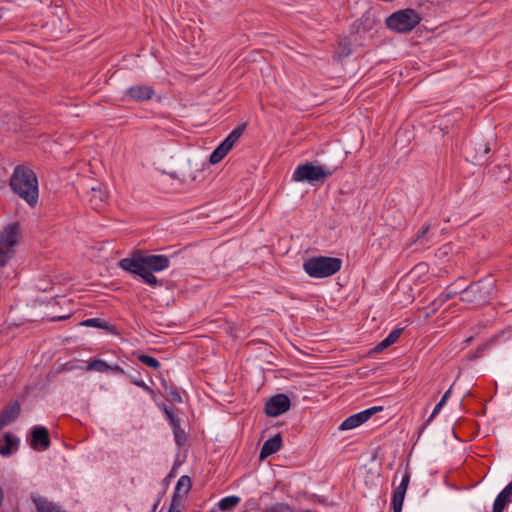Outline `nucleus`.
Wrapping results in <instances>:
<instances>
[{"instance_id": "f257e3e1", "label": "nucleus", "mask_w": 512, "mask_h": 512, "mask_svg": "<svg viewBox=\"0 0 512 512\" xmlns=\"http://www.w3.org/2000/svg\"><path fill=\"white\" fill-rule=\"evenodd\" d=\"M170 266V258L166 255H144L142 251H136L129 258L120 260L119 267L124 271L135 274L152 287L162 286L154 273L163 271Z\"/></svg>"}, {"instance_id": "f03ea898", "label": "nucleus", "mask_w": 512, "mask_h": 512, "mask_svg": "<svg viewBox=\"0 0 512 512\" xmlns=\"http://www.w3.org/2000/svg\"><path fill=\"white\" fill-rule=\"evenodd\" d=\"M10 187L15 194L25 200L30 206H35L38 201V180L31 169L17 166L10 178Z\"/></svg>"}, {"instance_id": "7ed1b4c3", "label": "nucleus", "mask_w": 512, "mask_h": 512, "mask_svg": "<svg viewBox=\"0 0 512 512\" xmlns=\"http://www.w3.org/2000/svg\"><path fill=\"white\" fill-rule=\"evenodd\" d=\"M339 164L327 167L314 165L312 162L300 164L292 175L295 182H308L310 184H323L338 168Z\"/></svg>"}, {"instance_id": "20e7f679", "label": "nucleus", "mask_w": 512, "mask_h": 512, "mask_svg": "<svg viewBox=\"0 0 512 512\" xmlns=\"http://www.w3.org/2000/svg\"><path fill=\"white\" fill-rule=\"evenodd\" d=\"M342 266V260L336 257L314 256L305 260L304 271L313 278H326L337 273Z\"/></svg>"}, {"instance_id": "39448f33", "label": "nucleus", "mask_w": 512, "mask_h": 512, "mask_svg": "<svg viewBox=\"0 0 512 512\" xmlns=\"http://www.w3.org/2000/svg\"><path fill=\"white\" fill-rule=\"evenodd\" d=\"M494 292V284L492 282L479 281L462 288L460 301L468 308L477 307L487 303Z\"/></svg>"}, {"instance_id": "423d86ee", "label": "nucleus", "mask_w": 512, "mask_h": 512, "mask_svg": "<svg viewBox=\"0 0 512 512\" xmlns=\"http://www.w3.org/2000/svg\"><path fill=\"white\" fill-rule=\"evenodd\" d=\"M20 225L18 222L10 223L0 232V267L6 266L15 255V247L19 243Z\"/></svg>"}, {"instance_id": "0eeeda50", "label": "nucleus", "mask_w": 512, "mask_h": 512, "mask_svg": "<svg viewBox=\"0 0 512 512\" xmlns=\"http://www.w3.org/2000/svg\"><path fill=\"white\" fill-rule=\"evenodd\" d=\"M422 18L414 9L406 8L394 12L386 19V25L389 29L399 33H407L413 30Z\"/></svg>"}, {"instance_id": "6e6552de", "label": "nucleus", "mask_w": 512, "mask_h": 512, "mask_svg": "<svg viewBox=\"0 0 512 512\" xmlns=\"http://www.w3.org/2000/svg\"><path fill=\"white\" fill-rule=\"evenodd\" d=\"M245 127L246 124H241L230 132L225 140L210 155L209 162L211 164L219 163L228 154L242 136Z\"/></svg>"}, {"instance_id": "1a4fd4ad", "label": "nucleus", "mask_w": 512, "mask_h": 512, "mask_svg": "<svg viewBox=\"0 0 512 512\" xmlns=\"http://www.w3.org/2000/svg\"><path fill=\"white\" fill-rule=\"evenodd\" d=\"M291 401L285 394H276L270 397L266 403L264 411L269 417H277L290 409Z\"/></svg>"}, {"instance_id": "9d476101", "label": "nucleus", "mask_w": 512, "mask_h": 512, "mask_svg": "<svg viewBox=\"0 0 512 512\" xmlns=\"http://www.w3.org/2000/svg\"><path fill=\"white\" fill-rule=\"evenodd\" d=\"M163 412L166 415V418L173 430L175 443L179 447L184 446L187 442V435H186L185 431L183 429H181V426H180L179 410L173 409V408H168L165 406L163 408Z\"/></svg>"}, {"instance_id": "9b49d317", "label": "nucleus", "mask_w": 512, "mask_h": 512, "mask_svg": "<svg viewBox=\"0 0 512 512\" xmlns=\"http://www.w3.org/2000/svg\"><path fill=\"white\" fill-rule=\"evenodd\" d=\"M382 410H383L382 406H374V407H371L364 411H361L359 413L353 414V415L349 416L348 418H346L342 422L339 429L340 430L354 429V428L360 426L361 424H363L364 422H366L373 414H375L376 412L382 411Z\"/></svg>"}, {"instance_id": "f8f14e48", "label": "nucleus", "mask_w": 512, "mask_h": 512, "mask_svg": "<svg viewBox=\"0 0 512 512\" xmlns=\"http://www.w3.org/2000/svg\"><path fill=\"white\" fill-rule=\"evenodd\" d=\"M489 151L490 148L483 143H470L467 144L464 149L466 159L474 165H478L484 162Z\"/></svg>"}, {"instance_id": "ddd939ff", "label": "nucleus", "mask_w": 512, "mask_h": 512, "mask_svg": "<svg viewBox=\"0 0 512 512\" xmlns=\"http://www.w3.org/2000/svg\"><path fill=\"white\" fill-rule=\"evenodd\" d=\"M409 482H410V473L408 470H406L402 477L400 485L393 491V496H392L393 512H401L403 502H404V497H405Z\"/></svg>"}, {"instance_id": "4468645a", "label": "nucleus", "mask_w": 512, "mask_h": 512, "mask_svg": "<svg viewBox=\"0 0 512 512\" xmlns=\"http://www.w3.org/2000/svg\"><path fill=\"white\" fill-rule=\"evenodd\" d=\"M30 445L34 450H46L50 446L49 432L47 428L36 426L31 432Z\"/></svg>"}, {"instance_id": "2eb2a0df", "label": "nucleus", "mask_w": 512, "mask_h": 512, "mask_svg": "<svg viewBox=\"0 0 512 512\" xmlns=\"http://www.w3.org/2000/svg\"><path fill=\"white\" fill-rule=\"evenodd\" d=\"M458 294H462V287H458L457 283L447 286L445 291L430 303L431 311L433 313L437 312L448 300L454 298Z\"/></svg>"}, {"instance_id": "dca6fc26", "label": "nucleus", "mask_w": 512, "mask_h": 512, "mask_svg": "<svg viewBox=\"0 0 512 512\" xmlns=\"http://www.w3.org/2000/svg\"><path fill=\"white\" fill-rule=\"evenodd\" d=\"M20 411V403L17 400L5 406L0 413V430L15 421L20 415Z\"/></svg>"}, {"instance_id": "f3484780", "label": "nucleus", "mask_w": 512, "mask_h": 512, "mask_svg": "<svg viewBox=\"0 0 512 512\" xmlns=\"http://www.w3.org/2000/svg\"><path fill=\"white\" fill-rule=\"evenodd\" d=\"M281 446L282 438L281 435L278 433L264 442L260 451V459L263 460L268 456L278 452Z\"/></svg>"}, {"instance_id": "a211bd4d", "label": "nucleus", "mask_w": 512, "mask_h": 512, "mask_svg": "<svg viewBox=\"0 0 512 512\" xmlns=\"http://www.w3.org/2000/svg\"><path fill=\"white\" fill-rule=\"evenodd\" d=\"M127 95L136 101H146L152 98L154 90L150 86L137 85L127 90Z\"/></svg>"}, {"instance_id": "6ab92c4d", "label": "nucleus", "mask_w": 512, "mask_h": 512, "mask_svg": "<svg viewBox=\"0 0 512 512\" xmlns=\"http://www.w3.org/2000/svg\"><path fill=\"white\" fill-rule=\"evenodd\" d=\"M18 442V439L10 432L4 433L2 440H0V455H11L12 451L18 447Z\"/></svg>"}, {"instance_id": "aec40b11", "label": "nucleus", "mask_w": 512, "mask_h": 512, "mask_svg": "<svg viewBox=\"0 0 512 512\" xmlns=\"http://www.w3.org/2000/svg\"><path fill=\"white\" fill-rule=\"evenodd\" d=\"M108 198L106 191L99 187H92L89 192V202L94 209H100Z\"/></svg>"}, {"instance_id": "412c9836", "label": "nucleus", "mask_w": 512, "mask_h": 512, "mask_svg": "<svg viewBox=\"0 0 512 512\" xmlns=\"http://www.w3.org/2000/svg\"><path fill=\"white\" fill-rule=\"evenodd\" d=\"M192 487V480L189 476L183 475L179 478L172 498H176L177 500H181L184 496H186Z\"/></svg>"}, {"instance_id": "4be33fe9", "label": "nucleus", "mask_w": 512, "mask_h": 512, "mask_svg": "<svg viewBox=\"0 0 512 512\" xmlns=\"http://www.w3.org/2000/svg\"><path fill=\"white\" fill-rule=\"evenodd\" d=\"M512 496V481L498 494L494 501L493 512H503L507 502Z\"/></svg>"}, {"instance_id": "5701e85b", "label": "nucleus", "mask_w": 512, "mask_h": 512, "mask_svg": "<svg viewBox=\"0 0 512 512\" xmlns=\"http://www.w3.org/2000/svg\"><path fill=\"white\" fill-rule=\"evenodd\" d=\"M32 501L35 504L38 512H65L55 503L41 496H32Z\"/></svg>"}, {"instance_id": "b1692460", "label": "nucleus", "mask_w": 512, "mask_h": 512, "mask_svg": "<svg viewBox=\"0 0 512 512\" xmlns=\"http://www.w3.org/2000/svg\"><path fill=\"white\" fill-rule=\"evenodd\" d=\"M110 365L102 359L90 360L86 366L87 371L109 372Z\"/></svg>"}, {"instance_id": "393cba45", "label": "nucleus", "mask_w": 512, "mask_h": 512, "mask_svg": "<svg viewBox=\"0 0 512 512\" xmlns=\"http://www.w3.org/2000/svg\"><path fill=\"white\" fill-rule=\"evenodd\" d=\"M239 502L240 498L238 496H228L220 500L218 507L221 511H228L237 506Z\"/></svg>"}, {"instance_id": "a878e982", "label": "nucleus", "mask_w": 512, "mask_h": 512, "mask_svg": "<svg viewBox=\"0 0 512 512\" xmlns=\"http://www.w3.org/2000/svg\"><path fill=\"white\" fill-rule=\"evenodd\" d=\"M80 325L87 327H96L101 329H109V325L107 322L103 321L100 318H90L80 322Z\"/></svg>"}, {"instance_id": "bb28decb", "label": "nucleus", "mask_w": 512, "mask_h": 512, "mask_svg": "<svg viewBox=\"0 0 512 512\" xmlns=\"http://www.w3.org/2000/svg\"><path fill=\"white\" fill-rule=\"evenodd\" d=\"M352 52L350 43L345 39L342 40L337 48L336 54L339 59L348 57Z\"/></svg>"}, {"instance_id": "cd10ccee", "label": "nucleus", "mask_w": 512, "mask_h": 512, "mask_svg": "<svg viewBox=\"0 0 512 512\" xmlns=\"http://www.w3.org/2000/svg\"><path fill=\"white\" fill-rule=\"evenodd\" d=\"M137 358L140 362H142L143 364L147 365L150 368L158 369L160 367L159 361L150 355L139 354Z\"/></svg>"}, {"instance_id": "c85d7f7f", "label": "nucleus", "mask_w": 512, "mask_h": 512, "mask_svg": "<svg viewBox=\"0 0 512 512\" xmlns=\"http://www.w3.org/2000/svg\"><path fill=\"white\" fill-rule=\"evenodd\" d=\"M265 512H294L286 503H275L265 508Z\"/></svg>"}, {"instance_id": "c756f323", "label": "nucleus", "mask_w": 512, "mask_h": 512, "mask_svg": "<svg viewBox=\"0 0 512 512\" xmlns=\"http://www.w3.org/2000/svg\"><path fill=\"white\" fill-rule=\"evenodd\" d=\"M497 337H494L490 340H488L487 342L483 343L482 345H480L477 349H476V352L475 354L473 355V359L475 358H478V357H481L483 352L488 348L490 347L491 345H493L496 341Z\"/></svg>"}, {"instance_id": "7c9ffc66", "label": "nucleus", "mask_w": 512, "mask_h": 512, "mask_svg": "<svg viewBox=\"0 0 512 512\" xmlns=\"http://www.w3.org/2000/svg\"><path fill=\"white\" fill-rule=\"evenodd\" d=\"M403 332V328H397L392 330L389 335L385 338L391 345L394 344Z\"/></svg>"}, {"instance_id": "2f4dec72", "label": "nucleus", "mask_w": 512, "mask_h": 512, "mask_svg": "<svg viewBox=\"0 0 512 512\" xmlns=\"http://www.w3.org/2000/svg\"><path fill=\"white\" fill-rule=\"evenodd\" d=\"M430 228V224H426L425 226H423L422 229L417 233L416 238L413 240L411 244L421 240L430 231Z\"/></svg>"}, {"instance_id": "473e14b6", "label": "nucleus", "mask_w": 512, "mask_h": 512, "mask_svg": "<svg viewBox=\"0 0 512 512\" xmlns=\"http://www.w3.org/2000/svg\"><path fill=\"white\" fill-rule=\"evenodd\" d=\"M182 505L181 500L172 498L168 512H181L180 507Z\"/></svg>"}, {"instance_id": "72a5a7b5", "label": "nucleus", "mask_w": 512, "mask_h": 512, "mask_svg": "<svg viewBox=\"0 0 512 512\" xmlns=\"http://www.w3.org/2000/svg\"><path fill=\"white\" fill-rule=\"evenodd\" d=\"M361 23L371 27V25L375 23V18L372 14L367 12L362 16Z\"/></svg>"}, {"instance_id": "f704fd0d", "label": "nucleus", "mask_w": 512, "mask_h": 512, "mask_svg": "<svg viewBox=\"0 0 512 512\" xmlns=\"http://www.w3.org/2000/svg\"><path fill=\"white\" fill-rule=\"evenodd\" d=\"M389 346H391V344L389 342H387V339H384L383 341H381L375 348H374V351L375 352H380L386 348H388Z\"/></svg>"}, {"instance_id": "c9c22d12", "label": "nucleus", "mask_w": 512, "mask_h": 512, "mask_svg": "<svg viewBox=\"0 0 512 512\" xmlns=\"http://www.w3.org/2000/svg\"><path fill=\"white\" fill-rule=\"evenodd\" d=\"M444 404H442L441 402H438V404L435 406L432 414L430 415V417L428 418L427 422H430L438 413L439 411L441 410V408L443 407Z\"/></svg>"}, {"instance_id": "e433bc0d", "label": "nucleus", "mask_w": 512, "mask_h": 512, "mask_svg": "<svg viewBox=\"0 0 512 512\" xmlns=\"http://www.w3.org/2000/svg\"><path fill=\"white\" fill-rule=\"evenodd\" d=\"M170 396L173 401L178 402V403L182 402V397L178 391H176V390L171 391Z\"/></svg>"}, {"instance_id": "4c0bfd02", "label": "nucleus", "mask_w": 512, "mask_h": 512, "mask_svg": "<svg viewBox=\"0 0 512 512\" xmlns=\"http://www.w3.org/2000/svg\"><path fill=\"white\" fill-rule=\"evenodd\" d=\"M109 372L124 373V370L118 365H110Z\"/></svg>"}, {"instance_id": "58836bf2", "label": "nucleus", "mask_w": 512, "mask_h": 512, "mask_svg": "<svg viewBox=\"0 0 512 512\" xmlns=\"http://www.w3.org/2000/svg\"><path fill=\"white\" fill-rule=\"evenodd\" d=\"M450 393H451V388H449L445 394L442 396L441 400L439 402H441L442 404H445L447 399L449 398L450 396Z\"/></svg>"}, {"instance_id": "ea45409f", "label": "nucleus", "mask_w": 512, "mask_h": 512, "mask_svg": "<svg viewBox=\"0 0 512 512\" xmlns=\"http://www.w3.org/2000/svg\"><path fill=\"white\" fill-rule=\"evenodd\" d=\"M160 501H161V498H158L157 501L155 502V504L153 505L151 512L157 511Z\"/></svg>"}, {"instance_id": "a19ab883", "label": "nucleus", "mask_w": 512, "mask_h": 512, "mask_svg": "<svg viewBox=\"0 0 512 512\" xmlns=\"http://www.w3.org/2000/svg\"><path fill=\"white\" fill-rule=\"evenodd\" d=\"M69 316H56V317H53L52 320L54 321H60V320H64L66 318H68Z\"/></svg>"}]
</instances>
